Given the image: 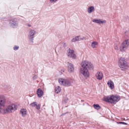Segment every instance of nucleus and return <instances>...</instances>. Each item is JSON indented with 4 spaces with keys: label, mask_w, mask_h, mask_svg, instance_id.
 Listing matches in <instances>:
<instances>
[{
    "label": "nucleus",
    "mask_w": 129,
    "mask_h": 129,
    "mask_svg": "<svg viewBox=\"0 0 129 129\" xmlns=\"http://www.w3.org/2000/svg\"><path fill=\"white\" fill-rule=\"evenodd\" d=\"M120 99V98L119 96L115 95L106 96L103 99L104 101L111 104H115Z\"/></svg>",
    "instance_id": "obj_1"
},
{
    "label": "nucleus",
    "mask_w": 129,
    "mask_h": 129,
    "mask_svg": "<svg viewBox=\"0 0 129 129\" xmlns=\"http://www.w3.org/2000/svg\"><path fill=\"white\" fill-rule=\"evenodd\" d=\"M118 65L119 67L122 71H126L128 69V65L125 59L120 57L118 60Z\"/></svg>",
    "instance_id": "obj_2"
},
{
    "label": "nucleus",
    "mask_w": 129,
    "mask_h": 129,
    "mask_svg": "<svg viewBox=\"0 0 129 129\" xmlns=\"http://www.w3.org/2000/svg\"><path fill=\"white\" fill-rule=\"evenodd\" d=\"M17 108L16 105L14 104H11L5 108H3V110L1 111V113H11L16 110Z\"/></svg>",
    "instance_id": "obj_3"
},
{
    "label": "nucleus",
    "mask_w": 129,
    "mask_h": 129,
    "mask_svg": "<svg viewBox=\"0 0 129 129\" xmlns=\"http://www.w3.org/2000/svg\"><path fill=\"white\" fill-rule=\"evenodd\" d=\"M71 79L61 78L59 79L58 81L61 85L68 87L71 85Z\"/></svg>",
    "instance_id": "obj_4"
},
{
    "label": "nucleus",
    "mask_w": 129,
    "mask_h": 129,
    "mask_svg": "<svg viewBox=\"0 0 129 129\" xmlns=\"http://www.w3.org/2000/svg\"><path fill=\"white\" fill-rule=\"evenodd\" d=\"M81 64V68H86L88 70H92L94 68L93 64L87 60L82 61Z\"/></svg>",
    "instance_id": "obj_5"
},
{
    "label": "nucleus",
    "mask_w": 129,
    "mask_h": 129,
    "mask_svg": "<svg viewBox=\"0 0 129 129\" xmlns=\"http://www.w3.org/2000/svg\"><path fill=\"white\" fill-rule=\"evenodd\" d=\"M80 72L83 76L84 78L87 79L90 76V74L88 69L86 68H83L80 67Z\"/></svg>",
    "instance_id": "obj_6"
},
{
    "label": "nucleus",
    "mask_w": 129,
    "mask_h": 129,
    "mask_svg": "<svg viewBox=\"0 0 129 129\" xmlns=\"http://www.w3.org/2000/svg\"><path fill=\"white\" fill-rule=\"evenodd\" d=\"M37 33L36 30L35 29H31L29 30L28 35V38L30 42H33L34 36Z\"/></svg>",
    "instance_id": "obj_7"
},
{
    "label": "nucleus",
    "mask_w": 129,
    "mask_h": 129,
    "mask_svg": "<svg viewBox=\"0 0 129 129\" xmlns=\"http://www.w3.org/2000/svg\"><path fill=\"white\" fill-rule=\"evenodd\" d=\"M67 55L69 57L73 59L77 58V56L75 53V51L73 49L69 48L67 51Z\"/></svg>",
    "instance_id": "obj_8"
},
{
    "label": "nucleus",
    "mask_w": 129,
    "mask_h": 129,
    "mask_svg": "<svg viewBox=\"0 0 129 129\" xmlns=\"http://www.w3.org/2000/svg\"><path fill=\"white\" fill-rule=\"evenodd\" d=\"M9 23L11 27L13 28L17 27L18 25V22L16 19H11Z\"/></svg>",
    "instance_id": "obj_9"
},
{
    "label": "nucleus",
    "mask_w": 129,
    "mask_h": 129,
    "mask_svg": "<svg viewBox=\"0 0 129 129\" xmlns=\"http://www.w3.org/2000/svg\"><path fill=\"white\" fill-rule=\"evenodd\" d=\"M92 21L94 23L99 24H105L107 23L106 20L99 19H94Z\"/></svg>",
    "instance_id": "obj_10"
},
{
    "label": "nucleus",
    "mask_w": 129,
    "mask_h": 129,
    "mask_svg": "<svg viewBox=\"0 0 129 129\" xmlns=\"http://www.w3.org/2000/svg\"><path fill=\"white\" fill-rule=\"evenodd\" d=\"M95 77L96 79L99 80H102L103 77L102 72L101 71H98L95 74Z\"/></svg>",
    "instance_id": "obj_11"
},
{
    "label": "nucleus",
    "mask_w": 129,
    "mask_h": 129,
    "mask_svg": "<svg viewBox=\"0 0 129 129\" xmlns=\"http://www.w3.org/2000/svg\"><path fill=\"white\" fill-rule=\"evenodd\" d=\"M68 69L69 72H73L74 70L73 65L71 63H69L68 65Z\"/></svg>",
    "instance_id": "obj_12"
},
{
    "label": "nucleus",
    "mask_w": 129,
    "mask_h": 129,
    "mask_svg": "<svg viewBox=\"0 0 129 129\" xmlns=\"http://www.w3.org/2000/svg\"><path fill=\"white\" fill-rule=\"evenodd\" d=\"M107 84L109 88L111 89H113L114 88V83L111 80H108Z\"/></svg>",
    "instance_id": "obj_13"
},
{
    "label": "nucleus",
    "mask_w": 129,
    "mask_h": 129,
    "mask_svg": "<svg viewBox=\"0 0 129 129\" xmlns=\"http://www.w3.org/2000/svg\"><path fill=\"white\" fill-rule=\"evenodd\" d=\"M20 113L22 117H25L27 114V110L25 109L22 108L21 109Z\"/></svg>",
    "instance_id": "obj_14"
},
{
    "label": "nucleus",
    "mask_w": 129,
    "mask_h": 129,
    "mask_svg": "<svg viewBox=\"0 0 129 129\" xmlns=\"http://www.w3.org/2000/svg\"><path fill=\"white\" fill-rule=\"evenodd\" d=\"M95 8L93 6H89L87 9V11L89 14H91L95 11Z\"/></svg>",
    "instance_id": "obj_15"
},
{
    "label": "nucleus",
    "mask_w": 129,
    "mask_h": 129,
    "mask_svg": "<svg viewBox=\"0 0 129 129\" xmlns=\"http://www.w3.org/2000/svg\"><path fill=\"white\" fill-rule=\"evenodd\" d=\"M37 92L38 96L39 98L41 97L43 94V91L40 88H39L37 90Z\"/></svg>",
    "instance_id": "obj_16"
},
{
    "label": "nucleus",
    "mask_w": 129,
    "mask_h": 129,
    "mask_svg": "<svg viewBox=\"0 0 129 129\" xmlns=\"http://www.w3.org/2000/svg\"><path fill=\"white\" fill-rule=\"evenodd\" d=\"M121 44L127 48L129 46V39H125Z\"/></svg>",
    "instance_id": "obj_17"
},
{
    "label": "nucleus",
    "mask_w": 129,
    "mask_h": 129,
    "mask_svg": "<svg viewBox=\"0 0 129 129\" xmlns=\"http://www.w3.org/2000/svg\"><path fill=\"white\" fill-rule=\"evenodd\" d=\"M5 96L3 95H0V102L3 104H5L6 100Z\"/></svg>",
    "instance_id": "obj_18"
},
{
    "label": "nucleus",
    "mask_w": 129,
    "mask_h": 129,
    "mask_svg": "<svg viewBox=\"0 0 129 129\" xmlns=\"http://www.w3.org/2000/svg\"><path fill=\"white\" fill-rule=\"evenodd\" d=\"M125 46L122 44H121L119 48V50L121 52H123L126 50L127 47Z\"/></svg>",
    "instance_id": "obj_19"
},
{
    "label": "nucleus",
    "mask_w": 129,
    "mask_h": 129,
    "mask_svg": "<svg viewBox=\"0 0 129 129\" xmlns=\"http://www.w3.org/2000/svg\"><path fill=\"white\" fill-rule=\"evenodd\" d=\"M30 106L32 107H35L36 106V108L38 109H39L40 108V105H37V103L36 102H34L32 103H31L30 104Z\"/></svg>",
    "instance_id": "obj_20"
},
{
    "label": "nucleus",
    "mask_w": 129,
    "mask_h": 129,
    "mask_svg": "<svg viewBox=\"0 0 129 129\" xmlns=\"http://www.w3.org/2000/svg\"><path fill=\"white\" fill-rule=\"evenodd\" d=\"M98 45V43L95 41L92 42L91 43V47L93 48H96Z\"/></svg>",
    "instance_id": "obj_21"
},
{
    "label": "nucleus",
    "mask_w": 129,
    "mask_h": 129,
    "mask_svg": "<svg viewBox=\"0 0 129 129\" xmlns=\"http://www.w3.org/2000/svg\"><path fill=\"white\" fill-rule=\"evenodd\" d=\"M55 92L57 93L59 92L61 90V88L60 87L57 86L55 88Z\"/></svg>",
    "instance_id": "obj_22"
},
{
    "label": "nucleus",
    "mask_w": 129,
    "mask_h": 129,
    "mask_svg": "<svg viewBox=\"0 0 129 129\" xmlns=\"http://www.w3.org/2000/svg\"><path fill=\"white\" fill-rule=\"evenodd\" d=\"M78 39V41L83 40L85 39V38L84 36H77Z\"/></svg>",
    "instance_id": "obj_23"
},
{
    "label": "nucleus",
    "mask_w": 129,
    "mask_h": 129,
    "mask_svg": "<svg viewBox=\"0 0 129 129\" xmlns=\"http://www.w3.org/2000/svg\"><path fill=\"white\" fill-rule=\"evenodd\" d=\"M77 41H78L77 36L73 38L71 40V42H75Z\"/></svg>",
    "instance_id": "obj_24"
},
{
    "label": "nucleus",
    "mask_w": 129,
    "mask_h": 129,
    "mask_svg": "<svg viewBox=\"0 0 129 129\" xmlns=\"http://www.w3.org/2000/svg\"><path fill=\"white\" fill-rule=\"evenodd\" d=\"M93 106L95 109L97 110H99L100 108V107L98 104H94Z\"/></svg>",
    "instance_id": "obj_25"
},
{
    "label": "nucleus",
    "mask_w": 129,
    "mask_h": 129,
    "mask_svg": "<svg viewBox=\"0 0 129 129\" xmlns=\"http://www.w3.org/2000/svg\"><path fill=\"white\" fill-rule=\"evenodd\" d=\"M124 35L126 37H128L129 36V32L127 31H126L124 32Z\"/></svg>",
    "instance_id": "obj_26"
},
{
    "label": "nucleus",
    "mask_w": 129,
    "mask_h": 129,
    "mask_svg": "<svg viewBox=\"0 0 129 129\" xmlns=\"http://www.w3.org/2000/svg\"><path fill=\"white\" fill-rule=\"evenodd\" d=\"M114 49L116 51H118L119 50V48L118 46L117 45H115Z\"/></svg>",
    "instance_id": "obj_27"
},
{
    "label": "nucleus",
    "mask_w": 129,
    "mask_h": 129,
    "mask_svg": "<svg viewBox=\"0 0 129 129\" xmlns=\"http://www.w3.org/2000/svg\"><path fill=\"white\" fill-rule=\"evenodd\" d=\"M3 104L0 102V113H1V111L3 110Z\"/></svg>",
    "instance_id": "obj_28"
},
{
    "label": "nucleus",
    "mask_w": 129,
    "mask_h": 129,
    "mask_svg": "<svg viewBox=\"0 0 129 129\" xmlns=\"http://www.w3.org/2000/svg\"><path fill=\"white\" fill-rule=\"evenodd\" d=\"M19 48V46H15L14 47V50H16L18 49Z\"/></svg>",
    "instance_id": "obj_29"
},
{
    "label": "nucleus",
    "mask_w": 129,
    "mask_h": 129,
    "mask_svg": "<svg viewBox=\"0 0 129 129\" xmlns=\"http://www.w3.org/2000/svg\"><path fill=\"white\" fill-rule=\"evenodd\" d=\"M118 123H119V124H124V125H127V123H126L124 122H119Z\"/></svg>",
    "instance_id": "obj_30"
},
{
    "label": "nucleus",
    "mask_w": 129,
    "mask_h": 129,
    "mask_svg": "<svg viewBox=\"0 0 129 129\" xmlns=\"http://www.w3.org/2000/svg\"><path fill=\"white\" fill-rule=\"evenodd\" d=\"M37 78V76L36 75H34L33 77V80L36 79Z\"/></svg>",
    "instance_id": "obj_31"
},
{
    "label": "nucleus",
    "mask_w": 129,
    "mask_h": 129,
    "mask_svg": "<svg viewBox=\"0 0 129 129\" xmlns=\"http://www.w3.org/2000/svg\"><path fill=\"white\" fill-rule=\"evenodd\" d=\"M58 0H50V2L51 3L55 2L57 1Z\"/></svg>",
    "instance_id": "obj_32"
},
{
    "label": "nucleus",
    "mask_w": 129,
    "mask_h": 129,
    "mask_svg": "<svg viewBox=\"0 0 129 129\" xmlns=\"http://www.w3.org/2000/svg\"><path fill=\"white\" fill-rule=\"evenodd\" d=\"M27 25L29 27H31V24H27Z\"/></svg>",
    "instance_id": "obj_33"
},
{
    "label": "nucleus",
    "mask_w": 129,
    "mask_h": 129,
    "mask_svg": "<svg viewBox=\"0 0 129 129\" xmlns=\"http://www.w3.org/2000/svg\"><path fill=\"white\" fill-rule=\"evenodd\" d=\"M61 71L62 73H63L64 72V71L63 70H61Z\"/></svg>",
    "instance_id": "obj_34"
}]
</instances>
